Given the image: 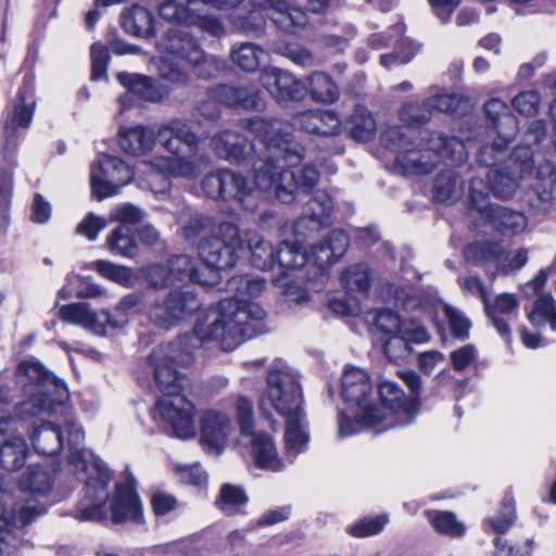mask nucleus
<instances>
[{
  "instance_id": "obj_1",
  "label": "nucleus",
  "mask_w": 556,
  "mask_h": 556,
  "mask_svg": "<svg viewBox=\"0 0 556 556\" xmlns=\"http://www.w3.org/2000/svg\"><path fill=\"white\" fill-rule=\"evenodd\" d=\"M265 279L260 276H233L227 281L232 298L223 299L190 333V344L201 348L216 343L223 351H233L242 341L265 332V311L248 299L260 296Z\"/></svg>"
},
{
  "instance_id": "obj_2",
  "label": "nucleus",
  "mask_w": 556,
  "mask_h": 556,
  "mask_svg": "<svg viewBox=\"0 0 556 556\" xmlns=\"http://www.w3.org/2000/svg\"><path fill=\"white\" fill-rule=\"evenodd\" d=\"M426 105L408 102L400 112L401 121L408 127H390L382 135L388 149L396 150L395 169L402 175H422L432 172L440 163L459 166L468 159L465 144L454 136L442 131H421L419 138L412 139L410 127L421 125L430 119Z\"/></svg>"
},
{
  "instance_id": "obj_3",
  "label": "nucleus",
  "mask_w": 556,
  "mask_h": 556,
  "mask_svg": "<svg viewBox=\"0 0 556 556\" xmlns=\"http://www.w3.org/2000/svg\"><path fill=\"white\" fill-rule=\"evenodd\" d=\"M181 343H165L153 349L148 358L154 381L162 396L155 404V414L166 421L180 439L195 435L194 406L180 394L184 377L178 367L192 362L191 353L181 352Z\"/></svg>"
},
{
  "instance_id": "obj_4",
  "label": "nucleus",
  "mask_w": 556,
  "mask_h": 556,
  "mask_svg": "<svg viewBox=\"0 0 556 556\" xmlns=\"http://www.w3.org/2000/svg\"><path fill=\"white\" fill-rule=\"evenodd\" d=\"M66 431L70 447L68 468L78 480L85 482L74 517L79 521L100 522L106 520V502L109 500L106 488L111 481V472L100 458L90 451L80 448L85 434L76 421H67Z\"/></svg>"
},
{
  "instance_id": "obj_5",
  "label": "nucleus",
  "mask_w": 556,
  "mask_h": 556,
  "mask_svg": "<svg viewBox=\"0 0 556 556\" xmlns=\"http://www.w3.org/2000/svg\"><path fill=\"white\" fill-rule=\"evenodd\" d=\"M156 139L174 155L153 163L165 175L192 180L210 166L207 153L200 148L201 138L188 122L179 118L168 121L159 128Z\"/></svg>"
},
{
  "instance_id": "obj_6",
  "label": "nucleus",
  "mask_w": 556,
  "mask_h": 556,
  "mask_svg": "<svg viewBox=\"0 0 556 556\" xmlns=\"http://www.w3.org/2000/svg\"><path fill=\"white\" fill-rule=\"evenodd\" d=\"M283 155L256 151L253 160L248 163L253 165L254 182L263 191H274L277 200L290 204L299 192L309 193L319 180V172L312 164L296 168L282 169L280 163Z\"/></svg>"
},
{
  "instance_id": "obj_7",
  "label": "nucleus",
  "mask_w": 556,
  "mask_h": 556,
  "mask_svg": "<svg viewBox=\"0 0 556 556\" xmlns=\"http://www.w3.org/2000/svg\"><path fill=\"white\" fill-rule=\"evenodd\" d=\"M241 126L258 139V152L283 155L287 167L298 166L304 159V149L292 140L290 126L278 118L253 117L241 121Z\"/></svg>"
},
{
  "instance_id": "obj_8",
  "label": "nucleus",
  "mask_w": 556,
  "mask_h": 556,
  "mask_svg": "<svg viewBox=\"0 0 556 556\" xmlns=\"http://www.w3.org/2000/svg\"><path fill=\"white\" fill-rule=\"evenodd\" d=\"M300 375L289 366L274 367L266 378V392L261 400V408H273L280 416L288 417L303 413V392Z\"/></svg>"
},
{
  "instance_id": "obj_9",
  "label": "nucleus",
  "mask_w": 556,
  "mask_h": 556,
  "mask_svg": "<svg viewBox=\"0 0 556 556\" xmlns=\"http://www.w3.org/2000/svg\"><path fill=\"white\" fill-rule=\"evenodd\" d=\"M533 170L534 160L530 147L515 148L500 166L489 170L486 177L491 193L502 200L511 199L521 182L532 176Z\"/></svg>"
},
{
  "instance_id": "obj_10",
  "label": "nucleus",
  "mask_w": 556,
  "mask_h": 556,
  "mask_svg": "<svg viewBox=\"0 0 556 556\" xmlns=\"http://www.w3.org/2000/svg\"><path fill=\"white\" fill-rule=\"evenodd\" d=\"M342 399L358 407L357 419L366 426H376L386 419V413L371 404L372 386L369 375L362 368L346 366L341 380Z\"/></svg>"
},
{
  "instance_id": "obj_11",
  "label": "nucleus",
  "mask_w": 556,
  "mask_h": 556,
  "mask_svg": "<svg viewBox=\"0 0 556 556\" xmlns=\"http://www.w3.org/2000/svg\"><path fill=\"white\" fill-rule=\"evenodd\" d=\"M201 188L213 200L232 202L243 208L252 206L253 182L247 176L230 168H219L206 174L201 180Z\"/></svg>"
},
{
  "instance_id": "obj_12",
  "label": "nucleus",
  "mask_w": 556,
  "mask_h": 556,
  "mask_svg": "<svg viewBox=\"0 0 556 556\" xmlns=\"http://www.w3.org/2000/svg\"><path fill=\"white\" fill-rule=\"evenodd\" d=\"M131 178V168L123 160L111 155H101L90 170L92 193L98 200L117 194Z\"/></svg>"
},
{
  "instance_id": "obj_13",
  "label": "nucleus",
  "mask_w": 556,
  "mask_h": 556,
  "mask_svg": "<svg viewBox=\"0 0 556 556\" xmlns=\"http://www.w3.org/2000/svg\"><path fill=\"white\" fill-rule=\"evenodd\" d=\"M200 306L201 302L194 292L173 290L163 301L152 305L150 319L157 327L169 329L191 316Z\"/></svg>"
},
{
  "instance_id": "obj_14",
  "label": "nucleus",
  "mask_w": 556,
  "mask_h": 556,
  "mask_svg": "<svg viewBox=\"0 0 556 556\" xmlns=\"http://www.w3.org/2000/svg\"><path fill=\"white\" fill-rule=\"evenodd\" d=\"M548 278L547 269H541L536 276L522 287L527 298L535 296L532 308L528 314L529 321L538 328L549 325L556 331V303L553 295L543 292Z\"/></svg>"
},
{
  "instance_id": "obj_15",
  "label": "nucleus",
  "mask_w": 556,
  "mask_h": 556,
  "mask_svg": "<svg viewBox=\"0 0 556 556\" xmlns=\"http://www.w3.org/2000/svg\"><path fill=\"white\" fill-rule=\"evenodd\" d=\"M58 315L65 323L79 325L100 336L106 334L108 328H119L126 320L123 317L113 319L111 313L104 309L96 314L86 303L62 305Z\"/></svg>"
},
{
  "instance_id": "obj_16",
  "label": "nucleus",
  "mask_w": 556,
  "mask_h": 556,
  "mask_svg": "<svg viewBox=\"0 0 556 556\" xmlns=\"http://www.w3.org/2000/svg\"><path fill=\"white\" fill-rule=\"evenodd\" d=\"M17 378L23 384L24 391L29 386L33 392L48 391L53 395L52 401H66L68 397L65 384L52 376L39 362H22L17 368Z\"/></svg>"
},
{
  "instance_id": "obj_17",
  "label": "nucleus",
  "mask_w": 556,
  "mask_h": 556,
  "mask_svg": "<svg viewBox=\"0 0 556 556\" xmlns=\"http://www.w3.org/2000/svg\"><path fill=\"white\" fill-rule=\"evenodd\" d=\"M211 147L219 159L235 164L248 163L257 151V146L232 130L215 134L211 138Z\"/></svg>"
},
{
  "instance_id": "obj_18",
  "label": "nucleus",
  "mask_w": 556,
  "mask_h": 556,
  "mask_svg": "<svg viewBox=\"0 0 556 556\" xmlns=\"http://www.w3.org/2000/svg\"><path fill=\"white\" fill-rule=\"evenodd\" d=\"M263 87L280 103L300 101L305 86L291 73L280 68H265L260 76Z\"/></svg>"
},
{
  "instance_id": "obj_19",
  "label": "nucleus",
  "mask_w": 556,
  "mask_h": 556,
  "mask_svg": "<svg viewBox=\"0 0 556 556\" xmlns=\"http://www.w3.org/2000/svg\"><path fill=\"white\" fill-rule=\"evenodd\" d=\"M135 482L132 476H127L124 482L116 483L110 506L114 523L141 520L142 506L135 491Z\"/></svg>"
},
{
  "instance_id": "obj_20",
  "label": "nucleus",
  "mask_w": 556,
  "mask_h": 556,
  "mask_svg": "<svg viewBox=\"0 0 556 556\" xmlns=\"http://www.w3.org/2000/svg\"><path fill=\"white\" fill-rule=\"evenodd\" d=\"M163 51L197 66L204 60V52L193 36L181 28H169L159 41Z\"/></svg>"
},
{
  "instance_id": "obj_21",
  "label": "nucleus",
  "mask_w": 556,
  "mask_h": 556,
  "mask_svg": "<svg viewBox=\"0 0 556 556\" xmlns=\"http://www.w3.org/2000/svg\"><path fill=\"white\" fill-rule=\"evenodd\" d=\"M485 314L497 333L510 340V321L518 315L519 302L513 293H502L483 302Z\"/></svg>"
},
{
  "instance_id": "obj_22",
  "label": "nucleus",
  "mask_w": 556,
  "mask_h": 556,
  "mask_svg": "<svg viewBox=\"0 0 556 556\" xmlns=\"http://www.w3.org/2000/svg\"><path fill=\"white\" fill-rule=\"evenodd\" d=\"M333 201L331 197L321 190L316 191L305 203L302 215L298 219L296 231L302 228L318 230L332 223Z\"/></svg>"
},
{
  "instance_id": "obj_23",
  "label": "nucleus",
  "mask_w": 556,
  "mask_h": 556,
  "mask_svg": "<svg viewBox=\"0 0 556 556\" xmlns=\"http://www.w3.org/2000/svg\"><path fill=\"white\" fill-rule=\"evenodd\" d=\"M231 430L230 418L217 410H206L201 417V443L205 450L220 453Z\"/></svg>"
},
{
  "instance_id": "obj_24",
  "label": "nucleus",
  "mask_w": 556,
  "mask_h": 556,
  "mask_svg": "<svg viewBox=\"0 0 556 556\" xmlns=\"http://www.w3.org/2000/svg\"><path fill=\"white\" fill-rule=\"evenodd\" d=\"M170 276L174 285L191 281L201 286H213L216 283V274L207 268L198 266L191 256L179 254L167 260Z\"/></svg>"
},
{
  "instance_id": "obj_25",
  "label": "nucleus",
  "mask_w": 556,
  "mask_h": 556,
  "mask_svg": "<svg viewBox=\"0 0 556 556\" xmlns=\"http://www.w3.org/2000/svg\"><path fill=\"white\" fill-rule=\"evenodd\" d=\"M198 251L205 263L202 268L211 269L215 274L220 269L232 268L239 260L238 255L230 251L228 245L216 236L201 238L198 242ZM217 277L218 275H216Z\"/></svg>"
},
{
  "instance_id": "obj_26",
  "label": "nucleus",
  "mask_w": 556,
  "mask_h": 556,
  "mask_svg": "<svg viewBox=\"0 0 556 556\" xmlns=\"http://www.w3.org/2000/svg\"><path fill=\"white\" fill-rule=\"evenodd\" d=\"M254 7H270V20L287 33H294L307 24L306 13L298 7H290L286 0H250Z\"/></svg>"
},
{
  "instance_id": "obj_27",
  "label": "nucleus",
  "mask_w": 556,
  "mask_h": 556,
  "mask_svg": "<svg viewBox=\"0 0 556 556\" xmlns=\"http://www.w3.org/2000/svg\"><path fill=\"white\" fill-rule=\"evenodd\" d=\"M463 254L467 262L484 267L491 279H494L501 269L503 248L498 242L475 241L464 249Z\"/></svg>"
},
{
  "instance_id": "obj_28",
  "label": "nucleus",
  "mask_w": 556,
  "mask_h": 556,
  "mask_svg": "<svg viewBox=\"0 0 556 556\" xmlns=\"http://www.w3.org/2000/svg\"><path fill=\"white\" fill-rule=\"evenodd\" d=\"M35 106V100L27 99L26 91L20 89L13 101L12 110L8 113L4 119L7 144H9L10 139L16 136L20 128L27 129L30 126Z\"/></svg>"
},
{
  "instance_id": "obj_29",
  "label": "nucleus",
  "mask_w": 556,
  "mask_h": 556,
  "mask_svg": "<svg viewBox=\"0 0 556 556\" xmlns=\"http://www.w3.org/2000/svg\"><path fill=\"white\" fill-rule=\"evenodd\" d=\"M250 454L254 464L262 469L279 471L283 468L271 437L265 432H256L252 435Z\"/></svg>"
},
{
  "instance_id": "obj_30",
  "label": "nucleus",
  "mask_w": 556,
  "mask_h": 556,
  "mask_svg": "<svg viewBox=\"0 0 556 556\" xmlns=\"http://www.w3.org/2000/svg\"><path fill=\"white\" fill-rule=\"evenodd\" d=\"M25 394L28 400L23 401L14 406L15 416L21 420H29L31 418L51 415L55 405L62 404L64 401H52L53 395L48 391L33 392L29 386L26 387Z\"/></svg>"
},
{
  "instance_id": "obj_31",
  "label": "nucleus",
  "mask_w": 556,
  "mask_h": 556,
  "mask_svg": "<svg viewBox=\"0 0 556 556\" xmlns=\"http://www.w3.org/2000/svg\"><path fill=\"white\" fill-rule=\"evenodd\" d=\"M155 140L156 135L150 128L135 126L121 130L118 144L125 153L141 156L153 149Z\"/></svg>"
},
{
  "instance_id": "obj_32",
  "label": "nucleus",
  "mask_w": 556,
  "mask_h": 556,
  "mask_svg": "<svg viewBox=\"0 0 556 556\" xmlns=\"http://www.w3.org/2000/svg\"><path fill=\"white\" fill-rule=\"evenodd\" d=\"M299 122L306 132L318 136H336L341 126L338 115L330 110L307 111L301 114Z\"/></svg>"
},
{
  "instance_id": "obj_33",
  "label": "nucleus",
  "mask_w": 556,
  "mask_h": 556,
  "mask_svg": "<svg viewBox=\"0 0 556 556\" xmlns=\"http://www.w3.org/2000/svg\"><path fill=\"white\" fill-rule=\"evenodd\" d=\"M121 24L123 29L132 36L149 38L155 34L153 15L141 5L124 9L121 14Z\"/></svg>"
},
{
  "instance_id": "obj_34",
  "label": "nucleus",
  "mask_w": 556,
  "mask_h": 556,
  "mask_svg": "<svg viewBox=\"0 0 556 556\" xmlns=\"http://www.w3.org/2000/svg\"><path fill=\"white\" fill-rule=\"evenodd\" d=\"M379 396L382 405L393 413H403L408 422L417 414V404L414 401H408L404 391L397 383L391 381H383L379 386Z\"/></svg>"
},
{
  "instance_id": "obj_35",
  "label": "nucleus",
  "mask_w": 556,
  "mask_h": 556,
  "mask_svg": "<svg viewBox=\"0 0 556 556\" xmlns=\"http://www.w3.org/2000/svg\"><path fill=\"white\" fill-rule=\"evenodd\" d=\"M484 112L492 122L500 138L514 139L517 134V122L508 111L507 104L492 98L484 104Z\"/></svg>"
},
{
  "instance_id": "obj_36",
  "label": "nucleus",
  "mask_w": 556,
  "mask_h": 556,
  "mask_svg": "<svg viewBox=\"0 0 556 556\" xmlns=\"http://www.w3.org/2000/svg\"><path fill=\"white\" fill-rule=\"evenodd\" d=\"M493 227L504 236H515L527 227L526 216L504 206H490L485 212Z\"/></svg>"
},
{
  "instance_id": "obj_37",
  "label": "nucleus",
  "mask_w": 556,
  "mask_h": 556,
  "mask_svg": "<svg viewBox=\"0 0 556 556\" xmlns=\"http://www.w3.org/2000/svg\"><path fill=\"white\" fill-rule=\"evenodd\" d=\"M30 439L36 452L42 455H55L63 447L62 431L51 422H43L35 428Z\"/></svg>"
},
{
  "instance_id": "obj_38",
  "label": "nucleus",
  "mask_w": 556,
  "mask_h": 556,
  "mask_svg": "<svg viewBox=\"0 0 556 556\" xmlns=\"http://www.w3.org/2000/svg\"><path fill=\"white\" fill-rule=\"evenodd\" d=\"M313 101L331 104L339 99L340 90L330 75L325 72H314L307 77L305 90Z\"/></svg>"
},
{
  "instance_id": "obj_39",
  "label": "nucleus",
  "mask_w": 556,
  "mask_h": 556,
  "mask_svg": "<svg viewBox=\"0 0 556 556\" xmlns=\"http://www.w3.org/2000/svg\"><path fill=\"white\" fill-rule=\"evenodd\" d=\"M117 80L129 92L137 94L143 100L156 102L162 98V93L157 89L155 81L148 76L122 72L117 74Z\"/></svg>"
},
{
  "instance_id": "obj_40",
  "label": "nucleus",
  "mask_w": 556,
  "mask_h": 556,
  "mask_svg": "<svg viewBox=\"0 0 556 556\" xmlns=\"http://www.w3.org/2000/svg\"><path fill=\"white\" fill-rule=\"evenodd\" d=\"M106 245L114 255L132 257L136 255L138 245L134 230L128 225H118L106 238Z\"/></svg>"
},
{
  "instance_id": "obj_41",
  "label": "nucleus",
  "mask_w": 556,
  "mask_h": 556,
  "mask_svg": "<svg viewBox=\"0 0 556 556\" xmlns=\"http://www.w3.org/2000/svg\"><path fill=\"white\" fill-rule=\"evenodd\" d=\"M251 264L260 270L271 269L275 265L276 249L270 241H267L254 233L248 237Z\"/></svg>"
},
{
  "instance_id": "obj_42",
  "label": "nucleus",
  "mask_w": 556,
  "mask_h": 556,
  "mask_svg": "<svg viewBox=\"0 0 556 556\" xmlns=\"http://www.w3.org/2000/svg\"><path fill=\"white\" fill-rule=\"evenodd\" d=\"M286 419V447L289 452L298 454L308 441L306 432L307 420L305 412L285 417Z\"/></svg>"
},
{
  "instance_id": "obj_43",
  "label": "nucleus",
  "mask_w": 556,
  "mask_h": 556,
  "mask_svg": "<svg viewBox=\"0 0 556 556\" xmlns=\"http://www.w3.org/2000/svg\"><path fill=\"white\" fill-rule=\"evenodd\" d=\"M27 445L24 439L16 437L0 447V464L7 471L20 470L26 460Z\"/></svg>"
},
{
  "instance_id": "obj_44",
  "label": "nucleus",
  "mask_w": 556,
  "mask_h": 556,
  "mask_svg": "<svg viewBox=\"0 0 556 556\" xmlns=\"http://www.w3.org/2000/svg\"><path fill=\"white\" fill-rule=\"evenodd\" d=\"M252 10L245 16H235L232 18V25L240 31L250 36H261L265 29V17L271 15L270 7L260 8L254 7L252 3Z\"/></svg>"
},
{
  "instance_id": "obj_45",
  "label": "nucleus",
  "mask_w": 556,
  "mask_h": 556,
  "mask_svg": "<svg viewBox=\"0 0 556 556\" xmlns=\"http://www.w3.org/2000/svg\"><path fill=\"white\" fill-rule=\"evenodd\" d=\"M351 136L357 141H368L375 134L376 123L364 105H356L349 116Z\"/></svg>"
},
{
  "instance_id": "obj_46",
  "label": "nucleus",
  "mask_w": 556,
  "mask_h": 556,
  "mask_svg": "<svg viewBox=\"0 0 556 556\" xmlns=\"http://www.w3.org/2000/svg\"><path fill=\"white\" fill-rule=\"evenodd\" d=\"M230 55L231 61L241 70L254 72L266 56V52L254 43L244 42L233 46Z\"/></svg>"
},
{
  "instance_id": "obj_47",
  "label": "nucleus",
  "mask_w": 556,
  "mask_h": 556,
  "mask_svg": "<svg viewBox=\"0 0 556 556\" xmlns=\"http://www.w3.org/2000/svg\"><path fill=\"white\" fill-rule=\"evenodd\" d=\"M462 185L457 174L452 169L442 170L433 182V199L446 203L460 194Z\"/></svg>"
},
{
  "instance_id": "obj_48",
  "label": "nucleus",
  "mask_w": 556,
  "mask_h": 556,
  "mask_svg": "<svg viewBox=\"0 0 556 556\" xmlns=\"http://www.w3.org/2000/svg\"><path fill=\"white\" fill-rule=\"evenodd\" d=\"M278 264L280 268L299 269L308 263L307 253L298 244L281 242L276 248L275 264Z\"/></svg>"
},
{
  "instance_id": "obj_49",
  "label": "nucleus",
  "mask_w": 556,
  "mask_h": 556,
  "mask_svg": "<svg viewBox=\"0 0 556 556\" xmlns=\"http://www.w3.org/2000/svg\"><path fill=\"white\" fill-rule=\"evenodd\" d=\"M247 502L248 496L241 486L227 483L222 485L215 505L225 514L232 515L239 513Z\"/></svg>"
},
{
  "instance_id": "obj_50",
  "label": "nucleus",
  "mask_w": 556,
  "mask_h": 556,
  "mask_svg": "<svg viewBox=\"0 0 556 556\" xmlns=\"http://www.w3.org/2000/svg\"><path fill=\"white\" fill-rule=\"evenodd\" d=\"M428 519L433 528L441 534L450 538H460L465 534V525L457 520L452 511L432 510L428 511Z\"/></svg>"
},
{
  "instance_id": "obj_51",
  "label": "nucleus",
  "mask_w": 556,
  "mask_h": 556,
  "mask_svg": "<svg viewBox=\"0 0 556 556\" xmlns=\"http://www.w3.org/2000/svg\"><path fill=\"white\" fill-rule=\"evenodd\" d=\"M45 511L46 507L43 504L39 503L36 498L28 497L24 501L16 502L10 510V514L14 527L22 528L33 522Z\"/></svg>"
},
{
  "instance_id": "obj_52",
  "label": "nucleus",
  "mask_w": 556,
  "mask_h": 556,
  "mask_svg": "<svg viewBox=\"0 0 556 556\" xmlns=\"http://www.w3.org/2000/svg\"><path fill=\"white\" fill-rule=\"evenodd\" d=\"M342 282L348 293H366L370 288L368 267L365 264H355L342 275Z\"/></svg>"
},
{
  "instance_id": "obj_53",
  "label": "nucleus",
  "mask_w": 556,
  "mask_h": 556,
  "mask_svg": "<svg viewBox=\"0 0 556 556\" xmlns=\"http://www.w3.org/2000/svg\"><path fill=\"white\" fill-rule=\"evenodd\" d=\"M511 140L498 137L492 143L482 146L477 153V161L480 165L490 167V169L500 166Z\"/></svg>"
},
{
  "instance_id": "obj_54",
  "label": "nucleus",
  "mask_w": 556,
  "mask_h": 556,
  "mask_svg": "<svg viewBox=\"0 0 556 556\" xmlns=\"http://www.w3.org/2000/svg\"><path fill=\"white\" fill-rule=\"evenodd\" d=\"M92 268L102 277L123 286H132L135 276L129 267L119 266L109 261L99 260L93 263Z\"/></svg>"
},
{
  "instance_id": "obj_55",
  "label": "nucleus",
  "mask_w": 556,
  "mask_h": 556,
  "mask_svg": "<svg viewBox=\"0 0 556 556\" xmlns=\"http://www.w3.org/2000/svg\"><path fill=\"white\" fill-rule=\"evenodd\" d=\"M515 501L510 493L505 494L498 514L488 519L489 525L496 533H505L516 521Z\"/></svg>"
},
{
  "instance_id": "obj_56",
  "label": "nucleus",
  "mask_w": 556,
  "mask_h": 556,
  "mask_svg": "<svg viewBox=\"0 0 556 556\" xmlns=\"http://www.w3.org/2000/svg\"><path fill=\"white\" fill-rule=\"evenodd\" d=\"M147 283L153 289H166L174 286L167 263H155L140 269Z\"/></svg>"
},
{
  "instance_id": "obj_57",
  "label": "nucleus",
  "mask_w": 556,
  "mask_h": 556,
  "mask_svg": "<svg viewBox=\"0 0 556 556\" xmlns=\"http://www.w3.org/2000/svg\"><path fill=\"white\" fill-rule=\"evenodd\" d=\"M490 191V181L488 184L482 178H471L469 184V203L471 208L484 214L491 205L488 203Z\"/></svg>"
},
{
  "instance_id": "obj_58",
  "label": "nucleus",
  "mask_w": 556,
  "mask_h": 556,
  "mask_svg": "<svg viewBox=\"0 0 556 556\" xmlns=\"http://www.w3.org/2000/svg\"><path fill=\"white\" fill-rule=\"evenodd\" d=\"M387 515L366 517L350 527V534L355 538H366L379 533L388 523Z\"/></svg>"
},
{
  "instance_id": "obj_59",
  "label": "nucleus",
  "mask_w": 556,
  "mask_h": 556,
  "mask_svg": "<svg viewBox=\"0 0 556 556\" xmlns=\"http://www.w3.org/2000/svg\"><path fill=\"white\" fill-rule=\"evenodd\" d=\"M91 58V80L98 81L106 79V71L110 61V54L108 49L99 42L91 46L90 49Z\"/></svg>"
},
{
  "instance_id": "obj_60",
  "label": "nucleus",
  "mask_w": 556,
  "mask_h": 556,
  "mask_svg": "<svg viewBox=\"0 0 556 556\" xmlns=\"http://www.w3.org/2000/svg\"><path fill=\"white\" fill-rule=\"evenodd\" d=\"M218 233L219 240H223L228 245V249L240 257V253L243 250V240L239 226L235 222H222L218 225Z\"/></svg>"
},
{
  "instance_id": "obj_61",
  "label": "nucleus",
  "mask_w": 556,
  "mask_h": 556,
  "mask_svg": "<svg viewBox=\"0 0 556 556\" xmlns=\"http://www.w3.org/2000/svg\"><path fill=\"white\" fill-rule=\"evenodd\" d=\"M384 354L392 362H399L407 357L412 351L410 345L401 332L391 334L383 343Z\"/></svg>"
},
{
  "instance_id": "obj_62",
  "label": "nucleus",
  "mask_w": 556,
  "mask_h": 556,
  "mask_svg": "<svg viewBox=\"0 0 556 556\" xmlns=\"http://www.w3.org/2000/svg\"><path fill=\"white\" fill-rule=\"evenodd\" d=\"M25 484L33 494L45 495L52 488V479L47 470L36 467L29 470Z\"/></svg>"
},
{
  "instance_id": "obj_63",
  "label": "nucleus",
  "mask_w": 556,
  "mask_h": 556,
  "mask_svg": "<svg viewBox=\"0 0 556 556\" xmlns=\"http://www.w3.org/2000/svg\"><path fill=\"white\" fill-rule=\"evenodd\" d=\"M444 314L448 320L452 334L460 340L467 339L469 337L471 324L463 315V313L452 306L446 305L444 306Z\"/></svg>"
},
{
  "instance_id": "obj_64",
  "label": "nucleus",
  "mask_w": 556,
  "mask_h": 556,
  "mask_svg": "<svg viewBox=\"0 0 556 556\" xmlns=\"http://www.w3.org/2000/svg\"><path fill=\"white\" fill-rule=\"evenodd\" d=\"M144 216V212L131 204V203H123L116 207H114L110 214L111 220L118 222L119 225H131L138 224L142 220Z\"/></svg>"
}]
</instances>
